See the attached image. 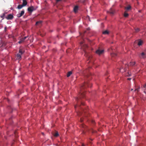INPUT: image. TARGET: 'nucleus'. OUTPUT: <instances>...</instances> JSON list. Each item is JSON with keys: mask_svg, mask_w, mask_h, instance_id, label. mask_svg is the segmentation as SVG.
I'll return each mask as SVG.
<instances>
[{"mask_svg": "<svg viewBox=\"0 0 146 146\" xmlns=\"http://www.w3.org/2000/svg\"><path fill=\"white\" fill-rule=\"evenodd\" d=\"M23 7V5H19L17 6V8L19 9H21Z\"/></svg>", "mask_w": 146, "mask_h": 146, "instance_id": "obj_18", "label": "nucleus"}, {"mask_svg": "<svg viewBox=\"0 0 146 146\" xmlns=\"http://www.w3.org/2000/svg\"><path fill=\"white\" fill-rule=\"evenodd\" d=\"M139 89L138 88L136 89H135V91H137V92H138L139 91Z\"/></svg>", "mask_w": 146, "mask_h": 146, "instance_id": "obj_30", "label": "nucleus"}, {"mask_svg": "<svg viewBox=\"0 0 146 146\" xmlns=\"http://www.w3.org/2000/svg\"><path fill=\"white\" fill-rule=\"evenodd\" d=\"M89 86L88 83L87 82H85L84 84H82L81 88V92L79 93V97H76L75 99L77 101L78 104L74 106V108L76 109L77 107L80 108V104H81V105H84V104L82 102L81 100L82 98H85V94L84 93L83 91V89L86 88V87Z\"/></svg>", "mask_w": 146, "mask_h": 146, "instance_id": "obj_1", "label": "nucleus"}, {"mask_svg": "<svg viewBox=\"0 0 146 146\" xmlns=\"http://www.w3.org/2000/svg\"><path fill=\"white\" fill-rule=\"evenodd\" d=\"M104 52L103 50H100V49H98L96 51V53L98 54L99 55H100L102 54Z\"/></svg>", "mask_w": 146, "mask_h": 146, "instance_id": "obj_7", "label": "nucleus"}, {"mask_svg": "<svg viewBox=\"0 0 146 146\" xmlns=\"http://www.w3.org/2000/svg\"><path fill=\"white\" fill-rule=\"evenodd\" d=\"M111 55L112 57H115L117 56V54L115 53H111Z\"/></svg>", "mask_w": 146, "mask_h": 146, "instance_id": "obj_23", "label": "nucleus"}, {"mask_svg": "<svg viewBox=\"0 0 146 146\" xmlns=\"http://www.w3.org/2000/svg\"><path fill=\"white\" fill-rule=\"evenodd\" d=\"M14 17L13 15L11 14H9L5 17V18L7 20H11Z\"/></svg>", "mask_w": 146, "mask_h": 146, "instance_id": "obj_4", "label": "nucleus"}, {"mask_svg": "<svg viewBox=\"0 0 146 146\" xmlns=\"http://www.w3.org/2000/svg\"><path fill=\"white\" fill-rule=\"evenodd\" d=\"M127 74L126 75V76H130L131 75V73H129V72H127Z\"/></svg>", "mask_w": 146, "mask_h": 146, "instance_id": "obj_27", "label": "nucleus"}, {"mask_svg": "<svg viewBox=\"0 0 146 146\" xmlns=\"http://www.w3.org/2000/svg\"><path fill=\"white\" fill-rule=\"evenodd\" d=\"M36 9L33 6H32L28 7L27 10L29 12H32L33 11L35 10Z\"/></svg>", "mask_w": 146, "mask_h": 146, "instance_id": "obj_5", "label": "nucleus"}, {"mask_svg": "<svg viewBox=\"0 0 146 146\" xmlns=\"http://www.w3.org/2000/svg\"><path fill=\"white\" fill-rule=\"evenodd\" d=\"M25 52V50L22 48H19V53L22 55Z\"/></svg>", "mask_w": 146, "mask_h": 146, "instance_id": "obj_9", "label": "nucleus"}, {"mask_svg": "<svg viewBox=\"0 0 146 146\" xmlns=\"http://www.w3.org/2000/svg\"><path fill=\"white\" fill-rule=\"evenodd\" d=\"M133 89H131V90H133Z\"/></svg>", "mask_w": 146, "mask_h": 146, "instance_id": "obj_42", "label": "nucleus"}, {"mask_svg": "<svg viewBox=\"0 0 146 146\" xmlns=\"http://www.w3.org/2000/svg\"><path fill=\"white\" fill-rule=\"evenodd\" d=\"M128 15H129L126 12V11H125V12L124 13V17H127L128 16Z\"/></svg>", "mask_w": 146, "mask_h": 146, "instance_id": "obj_22", "label": "nucleus"}, {"mask_svg": "<svg viewBox=\"0 0 146 146\" xmlns=\"http://www.w3.org/2000/svg\"><path fill=\"white\" fill-rule=\"evenodd\" d=\"M146 50L142 52L139 55V57L141 58H144L146 57Z\"/></svg>", "mask_w": 146, "mask_h": 146, "instance_id": "obj_3", "label": "nucleus"}, {"mask_svg": "<svg viewBox=\"0 0 146 146\" xmlns=\"http://www.w3.org/2000/svg\"><path fill=\"white\" fill-rule=\"evenodd\" d=\"M109 33V32L108 30H106L103 32V34L104 35L108 34Z\"/></svg>", "mask_w": 146, "mask_h": 146, "instance_id": "obj_14", "label": "nucleus"}, {"mask_svg": "<svg viewBox=\"0 0 146 146\" xmlns=\"http://www.w3.org/2000/svg\"><path fill=\"white\" fill-rule=\"evenodd\" d=\"M6 29H7V27H5V32H6Z\"/></svg>", "mask_w": 146, "mask_h": 146, "instance_id": "obj_29", "label": "nucleus"}, {"mask_svg": "<svg viewBox=\"0 0 146 146\" xmlns=\"http://www.w3.org/2000/svg\"><path fill=\"white\" fill-rule=\"evenodd\" d=\"M81 146H85V145L84 143H82V144Z\"/></svg>", "mask_w": 146, "mask_h": 146, "instance_id": "obj_31", "label": "nucleus"}, {"mask_svg": "<svg viewBox=\"0 0 146 146\" xmlns=\"http://www.w3.org/2000/svg\"><path fill=\"white\" fill-rule=\"evenodd\" d=\"M23 2L22 5L23 6H25L27 4V2L26 0H23Z\"/></svg>", "mask_w": 146, "mask_h": 146, "instance_id": "obj_10", "label": "nucleus"}, {"mask_svg": "<svg viewBox=\"0 0 146 146\" xmlns=\"http://www.w3.org/2000/svg\"><path fill=\"white\" fill-rule=\"evenodd\" d=\"M143 88H145V90H144V92L146 93V83L144 84L143 86Z\"/></svg>", "mask_w": 146, "mask_h": 146, "instance_id": "obj_20", "label": "nucleus"}, {"mask_svg": "<svg viewBox=\"0 0 146 146\" xmlns=\"http://www.w3.org/2000/svg\"><path fill=\"white\" fill-rule=\"evenodd\" d=\"M53 135L55 137H57L59 136V134L57 131H56L55 133H53Z\"/></svg>", "mask_w": 146, "mask_h": 146, "instance_id": "obj_13", "label": "nucleus"}, {"mask_svg": "<svg viewBox=\"0 0 146 146\" xmlns=\"http://www.w3.org/2000/svg\"><path fill=\"white\" fill-rule=\"evenodd\" d=\"M85 126V125H84V124L82 125V127H84Z\"/></svg>", "mask_w": 146, "mask_h": 146, "instance_id": "obj_33", "label": "nucleus"}, {"mask_svg": "<svg viewBox=\"0 0 146 146\" xmlns=\"http://www.w3.org/2000/svg\"><path fill=\"white\" fill-rule=\"evenodd\" d=\"M87 46L86 45H85L84 46V47L83 46L82 48L83 49L85 53V55L86 57H87L88 60H90V55L88 54L85 51L84 49V48H87Z\"/></svg>", "mask_w": 146, "mask_h": 146, "instance_id": "obj_2", "label": "nucleus"}, {"mask_svg": "<svg viewBox=\"0 0 146 146\" xmlns=\"http://www.w3.org/2000/svg\"><path fill=\"white\" fill-rule=\"evenodd\" d=\"M78 9V7L77 6H76L74 7V11L76 13Z\"/></svg>", "mask_w": 146, "mask_h": 146, "instance_id": "obj_11", "label": "nucleus"}, {"mask_svg": "<svg viewBox=\"0 0 146 146\" xmlns=\"http://www.w3.org/2000/svg\"><path fill=\"white\" fill-rule=\"evenodd\" d=\"M28 37V36H26L24 38H22L23 39H24V40H25Z\"/></svg>", "mask_w": 146, "mask_h": 146, "instance_id": "obj_28", "label": "nucleus"}, {"mask_svg": "<svg viewBox=\"0 0 146 146\" xmlns=\"http://www.w3.org/2000/svg\"><path fill=\"white\" fill-rule=\"evenodd\" d=\"M16 132L15 131V135H16Z\"/></svg>", "mask_w": 146, "mask_h": 146, "instance_id": "obj_38", "label": "nucleus"}, {"mask_svg": "<svg viewBox=\"0 0 146 146\" xmlns=\"http://www.w3.org/2000/svg\"><path fill=\"white\" fill-rule=\"evenodd\" d=\"M61 0H56L57 2H59L61 1Z\"/></svg>", "mask_w": 146, "mask_h": 146, "instance_id": "obj_37", "label": "nucleus"}, {"mask_svg": "<svg viewBox=\"0 0 146 146\" xmlns=\"http://www.w3.org/2000/svg\"><path fill=\"white\" fill-rule=\"evenodd\" d=\"M131 79V78H128L127 79V80H130Z\"/></svg>", "mask_w": 146, "mask_h": 146, "instance_id": "obj_34", "label": "nucleus"}, {"mask_svg": "<svg viewBox=\"0 0 146 146\" xmlns=\"http://www.w3.org/2000/svg\"><path fill=\"white\" fill-rule=\"evenodd\" d=\"M92 133H94L96 131H94L93 130H92Z\"/></svg>", "mask_w": 146, "mask_h": 146, "instance_id": "obj_35", "label": "nucleus"}, {"mask_svg": "<svg viewBox=\"0 0 146 146\" xmlns=\"http://www.w3.org/2000/svg\"><path fill=\"white\" fill-rule=\"evenodd\" d=\"M6 14V13H4L3 14V15L1 16V18H3V17H5L6 16H5V14Z\"/></svg>", "mask_w": 146, "mask_h": 146, "instance_id": "obj_25", "label": "nucleus"}, {"mask_svg": "<svg viewBox=\"0 0 146 146\" xmlns=\"http://www.w3.org/2000/svg\"><path fill=\"white\" fill-rule=\"evenodd\" d=\"M135 62H130V63L128 65L133 66L135 64Z\"/></svg>", "mask_w": 146, "mask_h": 146, "instance_id": "obj_16", "label": "nucleus"}, {"mask_svg": "<svg viewBox=\"0 0 146 146\" xmlns=\"http://www.w3.org/2000/svg\"><path fill=\"white\" fill-rule=\"evenodd\" d=\"M41 23H42L41 21H37V22H36V25H39V24H41Z\"/></svg>", "mask_w": 146, "mask_h": 146, "instance_id": "obj_24", "label": "nucleus"}, {"mask_svg": "<svg viewBox=\"0 0 146 146\" xmlns=\"http://www.w3.org/2000/svg\"><path fill=\"white\" fill-rule=\"evenodd\" d=\"M135 30L136 32H138L140 31V29L139 28H135Z\"/></svg>", "mask_w": 146, "mask_h": 146, "instance_id": "obj_26", "label": "nucleus"}, {"mask_svg": "<svg viewBox=\"0 0 146 146\" xmlns=\"http://www.w3.org/2000/svg\"><path fill=\"white\" fill-rule=\"evenodd\" d=\"M121 68L119 69V70H120V71H121Z\"/></svg>", "mask_w": 146, "mask_h": 146, "instance_id": "obj_40", "label": "nucleus"}, {"mask_svg": "<svg viewBox=\"0 0 146 146\" xmlns=\"http://www.w3.org/2000/svg\"><path fill=\"white\" fill-rule=\"evenodd\" d=\"M72 74V72L71 71H70L68 72L67 75V77H69L71 74Z\"/></svg>", "mask_w": 146, "mask_h": 146, "instance_id": "obj_21", "label": "nucleus"}, {"mask_svg": "<svg viewBox=\"0 0 146 146\" xmlns=\"http://www.w3.org/2000/svg\"><path fill=\"white\" fill-rule=\"evenodd\" d=\"M80 121H81V122H82L83 121V119H82V118L80 119Z\"/></svg>", "mask_w": 146, "mask_h": 146, "instance_id": "obj_36", "label": "nucleus"}, {"mask_svg": "<svg viewBox=\"0 0 146 146\" xmlns=\"http://www.w3.org/2000/svg\"><path fill=\"white\" fill-rule=\"evenodd\" d=\"M24 10H23L21 11V12L20 13H19L17 15V16L18 18L20 17L24 14Z\"/></svg>", "mask_w": 146, "mask_h": 146, "instance_id": "obj_6", "label": "nucleus"}, {"mask_svg": "<svg viewBox=\"0 0 146 146\" xmlns=\"http://www.w3.org/2000/svg\"><path fill=\"white\" fill-rule=\"evenodd\" d=\"M80 112H79L78 113H77V114L78 115H80Z\"/></svg>", "mask_w": 146, "mask_h": 146, "instance_id": "obj_32", "label": "nucleus"}, {"mask_svg": "<svg viewBox=\"0 0 146 146\" xmlns=\"http://www.w3.org/2000/svg\"><path fill=\"white\" fill-rule=\"evenodd\" d=\"M20 54L18 53L17 54V58L19 60H20L21 58V55Z\"/></svg>", "mask_w": 146, "mask_h": 146, "instance_id": "obj_12", "label": "nucleus"}, {"mask_svg": "<svg viewBox=\"0 0 146 146\" xmlns=\"http://www.w3.org/2000/svg\"><path fill=\"white\" fill-rule=\"evenodd\" d=\"M142 43H143L142 41V40H140L138 42L137 44H138V45L139 46H140V45H141L142 44Z\"/></svg>", "mask_w": 146, "mask_h": 146, "instance_id": "obj_17", "label": "nucleus"}, {"mask_svg": "<svg viewBox=\"0 0 146 146\" xmlns=\"http://www.w3.org/2000/svg\"><path fill=\"white\" fill-rule=\"evenodd\" d=\"M42 134L43 135H44V133H42Z\"/></svg>", "mask_w": 146, "mask_h": 146, "instance_id": "obj_41", "label": "nucleus"}, {"mask_svg": "<svg viewBox=\"0 0 146 146\" xmlns=\"http://www.w3.org/2000/svg\"><path fill=\"white\" fill-rule=\"evenodd\" d=\"M131 8V6L129 5L127 7H126L125 8V9L126 10V11H128L130 10Z\"/></svg>", "mask_w": 146, "mask_h": 146, "instance_id": "obj_15", "label": "nucleus"}, {"mask_svg": "<svg viewBox=\"0 0 146 146\" xmlns=\"http://www.w3.org/2000/svg\"><path fill=\"white\" fill-rule=\"evenodd\" d=\"M24 41V39L22 38L20 39V40L18 42V43L21 44Z\"/></svg>", "mask_w": 146, "mask_h": 146, "instance_id": "obj_19", "label": "nucleus"}, {"mask_svg": "<svg viewBox=\"0 0 146 146\" xmlns=\"http://www.w3.org/2000/svg\"><path fill=\"white\" fill-rule=\"evenodd\" d=\"M108 13H109L111 15H113L114 13V11L113 9L111 8L109 11H108Z\"/></svg>", "mask_w": 146, "mask_h": 146, "instance_id": "obj_8", "label": "nucleus"}, {"mask_svg": "<svg viewBox=\"0 0 146 146\" xmlns=\"http://www.w3.org/2000/svg\"><path fill=\"white\" fill-rule=\"evenodd\" d=\"M83 42H81V44H83Z\"/></svg>", "mask_w": 146, "mask_h": 146, "instance_id": "obj_39", "label": "nucleus"}]
</instances>
